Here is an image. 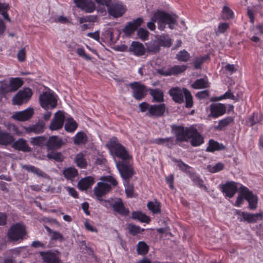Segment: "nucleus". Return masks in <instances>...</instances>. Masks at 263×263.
I'll return each mask as SVG.
<instances>
[{
	"label": "nucleus",
	"mask_w": 263,
	"mask_h": 263,
	"mask_svg": "<svg viewBox=\"0 0 263 263\" xmlns=\"http://www.w3.org/2000/svg\"><path fill=\"white\" fill-rule=\"evenodd\" d=\"M187 69L186 65H174L168 69H160L158 73L164 76H176L185 71Z\"/></svg>",
	"instance_id": "obj_14"
},
{
	"label": "nucleus",
	"mask_w": 263,
	"mask_h": 263,
	"mask_svg": "<svg viewBox=\"0 0 263 263\" xmlns=\"http://www.w3.org/2000/svg\"><path fill=\"white\" fill-rule=\"evenodd\" d=\"M107 8L108 14L111 16H122L126 11L125 5L121 3H109Z\"/></svg>",
	"instance_id": "obj_10"
},
{
	"label": "nucleus",
	"mask_w": 263,
	"mask_h": 263,
	"mask_svg": "<svg viewBox=\"0 0 263 263\" xmlns=\"http://www.w3.org/2000/svg\"><path fill=\"white\" fill-rule=\"evenodd\" d=\"M65 117L63 112L60 110L58 111L54 116L49 125L51 130H57L61 129L64 125Z\"/></svg>",
	"instance_id": "obj_13"
},
{
	"label": "nucleus",
	"mask_w": 263,
	"mask_h": 263,
	"mask_svg": "<svg viewBox=\"0 0 263 263\" xmlns=\"http://www.w3.org/2000/svg\"><path fill=\"white\" fill-rule=\"evenodd\" d=\"M106 146L114 157L120 159L118 161L132 160V156L129 154L126 148L119 142L117 138H111L106 144Z\"/></svg>",
	"instance_id": "obj_1"
},
{
	"label": "nucleus",
	"mask_w": 263,
	"mask_h": 263,
	"mask_svg": "<svg viewBox=\"0 0 263 263\" xmlns=\"http://www.w3.org/2000/svg\"><path fill=\"white\" fill-rule=\"evenodd\" d=\"M243 199H245L249 203V209L251 210H255L257 207L258 198L256 195H254L246 187L243 186L241 189L239 195L237 197L235 206L239 207L242 203Z\"/></svg>",
	"instance_id": "obj_2"
},
{
	"label": "nucleus",
	"mask_w": 263,
	"mask_h": 263,
	"mask_svg": "<svg viewBox=\"0 0 263 263\" xmlns=\"http://www.w3.org/2000/svg\"><path fill=\"white\" fill-rule=\"evenodd\" d=\"M184 98L185 100V107L190 108L193 106V97L188 89L185 90Z\"/></svg>",
	"instance_id": "obj_55"
},
{
	"label": "nucleus",
	"mask_w": 263,
	"mask_h": 263,
	"mask_svg": "<svg viewBox=\"0 0 263 263\" xmlns=\"http://www.w3.org/2000/svg\"><path fill=\"white\" fill-rule=\"evenodd\" d=\"M14 141V138L10 133L0 130V145L8 146Z\"/></svg>",
	"instance_id": "obj_31"
},
{
	"label": "nucleus",
	"mask_w": 263,
	"mask_h": 263,
	"mask_svg": "<svg viewBox=\"0 0 263 263\" xmlns=\"http://www.w3.org/2000/svg\"><path fill=\"white\" fill-rule=\"evenodd\" d=\"M149 32L145 29L140 28L137 31V36L142 41L148 40Z\"/></svg>",
	"instance_id": "obj_53"
},
{
	"label": "nucleus",
	"mask_w": 263,
	"mask_h": 263,
	"mask_svg": "<svg viewBox=\"0 0 263 263\" xmlns=\"http://www.w3.org/2000/svg\"><path fill=\"white\" fill-rule=\"evenodd\" d=\"M143 22L142 17H137V19L127 23L123 28V32L127 36H130L134 33L137 28L140 26Z\"/></svg>",
	"instance_id": "obj_16"
},
{
	"label": "nucleus",
	"mask_w": 263,
	"mask_h": 263,
	"mask_svg": "<svg viewBox=\"0 0 263 263\" xmlns=\"http://www.w3.org/2000/svg\"><path fill=\"white\" fill-rule=\"evenodd\" d=\"M33 92L31 88L27 87L19 90L13 98V103L15 105L26 103L31 99Z\"/></svg>",
	"instance_id": "obj_8"
},
{
	"label": "nucleus",
	"mask_w": 263,
	"mask_h": 263,
	"mask_svg": "<svg viewBox=\"0 0 263 263\" xmlns=\"http://www.w3.org/2000/svg\"><path fill=\"white\" fill-rule=\"evenodd\" d=\"M75 162L77 165L81 168H85L87 165V161L84 158V155L81 153L76 156Z\"/></svg>",
	"instance_id": "obj_42"
},
{
	"label": "nucleus",
	"mask_w": 263,
	"mask_h": 263,
	"mask_svg": "<svg viewBox=\"0 0 263 263\" xmlns=\"http://www.w3.org/2000/svg\"><path fill=\"white\" fill-rule=\"evenodd\" d=\"M176 17H158L160 18L158 20V29L160 30H163L166 25V21H170L173 22L175 21Z\"/></svg>",
	"instance_id": "obj_56"
},
{
	"label": "nucleus",
	"mask_w": 263,
	"mask_h": 263,
	"mask_svg": "<svg viewBox=\"0 0 263 263\" xmlns=\"http://www.w3.org/2000/svg\"><path fill=\"white\" fill-rule=\"evenodd\" d=\"M47 157L49 159H53L57 162H62L63 161V156L61 153L54 152L47 154Z\"/></svg>",
	"instance_id": "obj_60"
},
{
	"label": "nucleus",
	"mask_w": 263,
	"mask_h": 263,
	"mask_svg": "<svg viewBox=\"0 0 263 263\" xmlns=\"http://www.w3.org/2000/svg\"><path fill=\"white\" fill-rule=\"evenodd\" d=\"M101 204L107 208L111 207L115 213L122 216H128L130 212L129 209L125 208L121 198H118L115 200L112 199L105 200Z\"/></svg>",
	"instance_id": "obj_3"
},
{
	"label": "nucleus",
	"mask_w": 263,
	"mask_h": 263,
	"mask_svg": "<svg viewBox=\"0 0 263 263\" xmlns=\"http://www.w3.org/2000/svg\"><path fill=\"white\" fill-rule=\"evenodd\" d=\"M262 213H259L257 214H251L247 212H241V216L244 221L248 223L256 222L259 219L262 218Z\"/></svg>",
	"instance_id": "obj_29"
},
{
	"label": "nucleus",
	"mask_w": 263,
	"mask_h": 263,
	"mask_svg": "<svg viewBox=\"0 0 263 263\" xmlns=\"http://www.w3.org/2000/svg\"><path fill=\"white\" fill-rule=\"evenodd\" d=\"M222 192L229 198H232L237 191V186L233 181L228 182L221 185L220 187Z\"/></svg>",
	"instance_id": "obj_17"
},
{
	"label": "nucleus",
	"mask_w": 263,
	"mask_h": 263,
	"mask_svg": "<svg viewBox=\"0 0 263 263\" xmlns=\"http://www.w3.org/2000/svg\"><path fill=\"white\" fill-rule=\"evenodd\" d=\"M172 161L177 164V166L184 173H185L187 175L188 172H192L191 167L187 164L184 163L181 160H177L175 158H173Z\"/></svg>",
	"instance_id": "obj_43"
},
{
	"label": "nucleus",
	"mask_w": 263,
	"mask_h": 263,
	"mask_svg": "<svg viewBox=\"0 0 263 263\" xmlns=\"http://www.w3.org/2000/svg\"><path fill=\"white\" fill-rule=\"evenodd\" d=\"M157 42L159 45L170 47L172 45V40L167 34H163L157 37Z\"/></svg>",
	"instance_id": "obj_40"
},
{
	"label": "nucleus",
	"mask_w": 263,
	"mask_h": 263,
	"mask_svg": "<svg viewBox=\"0 0 263 263\" xmlns=\"http://www.w3.org/2000/svg\"><path fill=\"white\" fill-rule=\"evenodd\" d=\"M234 121V117L231 116L227 117L222 120H219L218 122V127L220 129H222L228 125L232 123Z\"/></svg>",
	"instance_id": "obj_51"
},
{
	"label": "nucleus",
	"mask_w": 263,
	"mask_h": 263,
	"mask_svg": "<svg viewBox=\"0 0 263 263\" xmlns=\"http://www.w3.org/2000/svg\"><path fill=\"white\" fill-rule=\"evenodd\" d=\"M129 86L133 91V97L136 100H141L144 99L147 95L146 87L138 82H134L129 84Z\"/></svg>",
	"instance_id": "obj_9"
},
{
	"label": "nucleus",
	"mask_w": 263,
	"mask_h": 263,
	"mask_svg": "<svg viewBox=\"0 0 263 263\" xmlns=\"http://www.w3.org/2000/svg\"><path fill=\"white\" fill-rule=\"evenodd\" d=\"M191 86L193 88L195 89H200L207 88L210 87L208 79H199L195 80Z\"/></svg>",
	"instance_id": "obj_36"
},
{
	"label": "nucleus",
	"mask_w": 263,
	"mask_h": 263,
	"mask_svg": "<svg viewBox=\"0 0 263 263\" xmlns=\"http://www.w3.org/2000/svg\"><path fill=\"white\" fill-rule=\"evenodd\" d=\"M45 127V123L43 121H40L35 124L26 128L28 133H34L36 134L42 133L44 132Z\"/></svg>",
	"instance_id": "obj_35"
},
{
	"label": "nucleus",
	"mask_w": 263,
	"mask_h": 263,
	"mask_svg": "<svg viewBox=\"0 0 263 263\" xmlns=\"http://www.w3.org/2000/svg\"><path fill=\"white\" fill-rule=\"evenodd\" d=\"M167 110L164 103L151 105L147 115L151 118H160L163 117Z\"/></svg>",
	"instance_id": "obj_11"
},
{
	"label": "nucleus",
	"mask_w": 263,
	"mask_h": 263,
	"mask_svg": "<svg viewBox=\"0 0 263 263\" xmlns=\"http://www.w3.org/2000/svg\"><path fill=\"white\" fill-rule=\"evenodd\" d=\"M149 93L153 98V102L161 103L164 101V93L161 90L158 88H149Z\"/></svg>",
	"instance_id": "obj_30"
},
{
	"label": "nucleus",
	"mask_w": 263,
	"mask_h": 263,
	"mask_svg": "<svg viewBox=\"0 0 263 263\" xmlns=\"http://www.w3.org/2000/svg\"><path fill=\"white\" fill-rule=\"evenodd\" d=\"M111 189L110 185L108 183L104 182H99L94 188V194L97 199L102 203L105 200H103L102 197L109 192Z\"/></svg>",
	"instance_id": "obj_12"
},
{
	"label": "nucleus",
	"mask_w": 263,
	"mask_h": 263,
	"mask_svg": "<svg viewBox=\"0 0 263 263\" xmlns=\"http://www.w3.org/2000/svg\"><path fill=\"white\" fill-rule=\"evenodd\" d=\"M64 177L68 180H72L78 175V172L74 167H69L63 171Z\"/></svg>",
	"instance_id": "obj_38"
},
{
	"label": "nucleus",
	"mask_w": 263,
	"mask_h": 263,
	"mask_svg": "<svg viewBox=\"0 0 263 263\" xmlns=\"http://www.w3.org/2000/svg\"><path fill=\"white\" fill-rule=\"evenodd\" d=\"M39 254L43 261L46 263H60V260L57 254L50 251H40Z\"/></svg>",
	"instance_id": "obj_22"
},
{
	"label": "nucleus",
	"mask_w": 263,
	"mask_h": 263,
	"mask_svg": "<svg viewBox=\"0 0 263 263\" xmlns=\"http://www.w3.org/2000/svg\"><path fill=\"white\" fill-rule=\"evenodd\" d=\"M147 207L154 214H159L161 212V204L159 202L156 203L149 201L147 203Z\"/></svg>",
	"instance_id": "obj_44"
},
{
	"label": "nucleus",
	"mask_w": 263,
	"mask_h": 263,
	"mask_svg": "<svg viewBox=\"0 0 263 263\" xmlns=\"http://www.w3.org/2000/svg\"><path fill=\"white\" fill-rule=\"evenodd\" d=\"M185 88L181 89L178 87H173L169 90V94L172 97L173 100L178 104H181L184 102Z\"/></svg>",
	"instance_id": "obj_15"
},
{
	"label": "nucleus",
	"mask_w": 263,
	"mask_h": 263,
	"mask_svg": "<svg viewBox=\"0 0 263 263\" xmlns=\"http://www.w3.org/2000/svg\"><path fill=\"white\" fill-rule=\"evenodd\" d=\"M94 182L93 177L88 176L81 179L78 183V186L81 190H86L91 187Z\"/></svg>",
	"instance_id": "obj_34"
},
{
	"label": "nucleus",
	"mask_w": 263,
	"mask_h": 263,
	"mask_svg": "<svg viewBox=\"0 0 263 263\" xmlns=\"http://www.w3.org/2000/svg\"><path fill=\"white\" fill-rule=\"evenodd\" d=\"M23 168L29 172L36 174L38 176L43 177L44 174V172L40 169L31 165H25L23 166Z\"/></svg>",
	"instance_id": "obj_49"
},
{
	"label": "nucleus",
	"mask_w": 263,
	"mask_h": 263,
	"mask_svg": "<svg viewBox=\"0 0 263 263\" xmlns=\"http://www.w3.org/2000/svg\"><path fill=\"white\" fill-rule=\"evenodd\" d=\"M87 140V137L84 133L78 132L74 137L73 142L76 145L85 144Z\"/></svg>",
	"instance_id": "obj_39"
},
{
	"label": "nucleus",
	"mask_w": 263,
	"mask_h": 263,
	"mask_svg": "<svg viewBox=\"0 0 263 263\" xmlns=\"http://www.w3.org/2000/svg\"><path fill=\"white\" fill-rule=\"evenodd\" d=\"M116 167L123 181H130L135 174V170L132 160L117 161Z\"/></svg>",
	"instance_id": "obj_4"
},
{
	"label": "nucleus",
	"mask_w": 263,
	"mask_h": 263,
	"mask_svg": "<svg viewBox=\"0 0 263 263\" xmlns=\"http://www.w3.org/2000/svg\"><path fill=\"white\" fill-rule=\"evenodd\" d=\"M26 234L25 227L20 223H17L10 227L8 232V237L11 240L17 241L22 239Z\"/></svg>",
	"instance_id": "obj_7"
},
{
	"label": "nucleus",
	"mask_w": 263,
	"mask_h": 263,
	"mask_svg": "<svg viewBox=\"0 0 263 263\" xmlns=\"http://www.w3.org/2000/svg\"><path fill=\"white\" fill-rule=\"evenodd\" d=\"M11 144L12 147L16 150L22 151L23 152H29L31 148L29 146L25 139L20 138L15 141H13Z\"/></svg>",
	"instance_id": "obj_25"
},
{
	"label": "nucleus",
	"mask_w": 263,
	"mask_h": 263,
	"mask_svg": "<svg viewBox=\"0 0 263 263\" xmlns=\"http://www.w3.org/2000/svg\"><path fill=\"white\" fill-rule=\"evenodd\" d=\"M131 217L134 220H137L141 222L146 223H149L151 221L150 217L141 211L133 212Z\"/></svg>",
	"instance_id": "obj_32"
},
{
	"label": "nucleus",
	"mask_w": 263,
	"mask_h": 263,
	"mask_svg": "<svg viewBox=\"0 0 263 263\" xmlns=\"http://www.w3.org/2000/svg\"><path fill=\"white\" fill-rule=\"evenodd\" d=\"M123 184L125 186V192L127 197H133L134 185L129 183V181H123Z\"/></svg>",
	"instance_id": "obj_52"
},
{
	"label": "nucleus",
	"mask_w": 263,
	"mask_h": 263,
	"mask_svg": "<svg viewBox=\"0 0 263 263\" xmlns=\"http://www.w3.org/2000/svg\"><path fill=\"white\" fill-rule=\"evenodd\" d=\"M77 6L88 13L92 12L96 8L91 0H74Z\"/></svg>",
	"instance_id": "obj_20"
},
{
	"label": "nucleus",
	"mask_w": 263,
	"mask_h": 263,
	"mask_svg": "<svg viewBox=\"0 0 263 263\" xmlns=\"http://www.w3.org/2000/svg\"><path fill=\"white\" fill-rule=\"evenodd\" d=\"M193 130L194 132L190 135V143L193 146H199L204 143L203 137L196 127H194Z\"/></svg>",
	"instance_id": "obj_23"
},
{
	"label": "nucleus",
	"mask_w": 263,
	"mask_h": 263,
	"mask_svg": "<svg viewBox=\"0 0 263 263\" xmlns=\"http://www.w3.org/2000/svg\"><path fill=\"white\" fill-rule=\"evenodd\" d=\"M230 27V24L228 23L220 22L218 25V27L215 29V32L216 35H218L221 33H224Z\"/></svg>",
	"instance_id": "obj_54"
},
{
	"label": "nucleus",
	"mask_w": 263,
	"mask_h": 263,
	"mask_svg": "<svg viewBox=\"0 0 263 263\" xmlns=\"http://www.w3.org/2000/svg\"><path fill=\"white\" fill-rule=\"evenodd\" d=\"M187 176L190 178L194 184L200 189L207 190L206 186L204 184L203 181L200 176L194 171L188 172Z\"/></svg>",
	"instance_id": "obj_27"
},
{
	"label": "nucleus",
	"mask_w": 263,
	"mask_h": 263,
	"mask_svg": "<svg viewBox=\"0 0 263 263\" xmlns=\"http://www.w3.org/2000/svg\"><path fill=\"white\" fill-rule=\"evenodd\" d=\"M23 84V81L20 78H11L10 80L9 86L11 91H16Z\"/></svg>",
	"instance_id": "obj_41"
},
{
	"label": "nucleus",
	"mask_w": 263,
	"mask_h": 263,
	"mask_svg": "<svg viewBox=\"0 0 263 263\" xmlns=\"http://www.w3.org/2000/svg\"><path fill=\"white\" fill-rule=\"evenodd\" d=\"M190 58V54L185 49L180 51L176 55V59L180 62H186Z\"/></svg>",
	"instance_id": "obj_47"
},
{
	"label": "nucleus",
	"mask_w": 263,
	"mask_h": 263,
	"mask_svg": "<svg viewBox=\"0 0 263 263\" xmlns=\"http://www.w3.org/2000/svg\"><path fill=\"white\" fill-rule=\"evenodd\" d=\"M97 18V17H80L79 22L82 24L81 26V29L84 31L93 28Z\"/></svg>",
	"instance_id": "obj_28"
},
{
	"label": "nucleus",
	"mask_w": 263,
	"mask_h": 263,
	"mask_svg": "<svg viewBox=\"0 0 263 263\" xmlns=\"http://www.w3.org/2000/svg\"><path fill=\"white\" fill-rule=\"evenodd\" d=\"M65 143V142L62 138L57 136H52L49 138L46 145L49 149L57 150L60 149Z\"/></svg>",
	"instance_id": "obj_18"
},
{
	"label": "nucleus",
	"mask_w": 263,
	"mask_h": 263,
	"mask_svg": "<svg viewBox=\"0 0 263 263\" xmlns=\"http://www.w3.org/2000/svg\"><path fill=\"white\" fill-rule=\"evenodd\" d=\"M101 180L104 182H108L110 183L109 185L112 187H115L118 185V181L116 179L111 176H106L102 177Z\"/></svg>",
	"instance_id": "obj_59"
},
{
	"label": "nucleus",
	"mask_w": 263,
	"mask_h": 263,
	"mask_svg": "<svg viewBox=\"0 0 263 263\" xmlns=\"http://www.w3.org/2000/svg\"><path fill=\"white\" fill-rule=\"evenodd\" d=\"M210 116L217 118L224 115L226 111V107L221 103L212 104L210 106Z\"/></svg>",
	"instance_id": "obj_19"
},
{
	"label": "nucleus",
	"mask_w": 263,
	"mask_h": 263,
	"mask_svg": "<svg viewBox=\"0 0 263 263\" xmlns=\"http://www.w3.org/2000/svg\"><path fill=\"white\" fill-rule=\"evenodd\" d=\"M17 58L18 61L23 62L25 61L26 55L25 48H22L18 51L17 54Z\"/></svg>",
	"instance_id": "obj_64"
},
{
	"label": "nucleus",
	"mask_w": 263,
	"mask_h": 263,
	"mask_svg": "<svg viewBox=\"0 0 263 263\" xmlns=\"http://www.w3.org/2000/svg\"><path fill=\"white\" fill-rule=\"evenodd\" d=\"M210 96V92L208 90H205L201 91H199L196 93V97L198 99H206L208 98Z\"/></svg>",
	"instance_id": "obj_63"
},
{
	"label": "nucleus",
	"mask_w": 263,
	"mask_h": 263,
	"mask_svg": "<svg viewBox=\"0 0 263 263\" xmlns=\"http://www.w3.org/2000/svg\"><path fill=\"white\" fill-rule=\"evenodd\" d=\"M33 114V109L29 108L22 111L16 112L12 116V118L17 121H25L30 119Z\"/></svg>",
	"instance_id": "obj_21"
},
{
	"label": "nucleus",
	"mask_w": 263,
	"mask_h": 263,
	"mask_svg": "<svg viewBox=\"0 0 263 263\" xmlns=\"http://www.w3.org/2000/svg\"><path fill=\"white\" fill-rule=\"evenodd\" d=\"M39 101L41 107L45 110L52 109L57 105V100L54 95L47 91L40 95Z\"/></svg>",
	"instance_id": "obj_6"
},
{
	"label": "nucleus",
	"mask_w": 263,
	"mask_h": 263,
	"mask_svg": "<svg viewBox=\"0 0 263 263\" xmlns=\"http://www.w3.org/2000/svg\"><path fill=\"white\" fill-rule=\"evenodd\" d=\"M171 130L176 137L178 142H187L190 139V135L194 132V126L184 127L182 125L173 124L171 126Z\"/></svg>",
	"instance_id": "obj_5"
},
{
	"label": "nucleus",
	"mask_w": 263,
	"mask_h": 263,
	"mask_svg": "<svg viewBox=\"0 0 263 263\" xmlns=\"http://www.w3.org/2000/svg\"><path fill=\"white\" fill-rule=\"evenodd\" d=\"M151 143H155L157 145H164L168 148H172L175 145L174 138L172 137H167L165 138H157L153 139Z\"/></svg>",
	"instance_id": "obj_26"
},
{
	"label": "nucleus",
	"mask_w": 263,
	"mask_h": 263,
	"mask_svg": "<svg viewBox=\"0 0 263 263\" xmlns=\"http://www.w3.org/2000/svg\"><path fill=\"white\" fill-rule=\"evenodd\" d=\"M47 231L51 234V239L54 240H59L62 241L64 237L62 234L57 231H52L50 228L46 227Z\"/></svg>",
	"instance_id": "obj_58"
},
{
	"label": "nucleus",
	"mask_w": 263,
	"mask_h": 263,
	"mask_svg": "<svg viewBox=\"0 0 263 263\" xmlns=\"http://www.w3.org/2000/svg\"><path fill=\"white\" fill-rule=\"evenodd\" d=\"M224 167V165L222 162H218L213 166L208 165V168L209 171L212 173H215L222 171Z\"/></svg>",
	"instance_id": "obj_57"
},
{
	"label": "nucleus",
	"mask_w": 263,
	"mask_h": 263,
	"mask_svg": "<svg viewBox=\"0 0 263 263\" xmlns=\"http://www.w3.org/2000/svg\"><path fill=\"white\" fill-rule=\"evenodd\" d=\"M9 8L8 4L0 3V14L2 15L3 16H9L7 13Z\"/></svg>",
	"instance_id": "obj_62"
},
{
	"label": "nucleus",
	"mask_w": 263,
	"mask_h": 263,
	"mask_svg": "<svg viewBox=\"0 0 263 263\" xmlns=\"http://www.w3.org/2000/svg\"><path fill=\"white\" fill-rule=\"evenodd\" d=\"M78 127L77 123L72 118H69L65 124V130L68 133L74 132Z\"/></svg>",
	"instance_id": "obj_37"
},
{
	"label": "nucleus",
	"mask_w": 263,
	"mask_h": 263,
	"mask_svg": "<svg viewBox=\"0 0 263 263\" xmlns=\"http://www.w3.org/2000/svg\"><path fill=\"white\" fill-rule=\"evenodd\" d=\"M129 51L136 56L141 57L145 54V48L142 43L133 41L129 46Z\"/></svg>",
	"instance_id": "obj_24"
},
{
	"label": "nucleus",
	"mask_w": 263,
	"mask_h": 263,
	"mask_svg": "<svg viewBox=\"0 0 263 263\" xmlns=\"http://www.w3.org/2000/svg\"><path fill=\"white\" fill-rule=\"evenodd\" d=\"M208 55L196 57L194 61V67L195 69L201 68L202 65L209 59Z\"/></svg>",
	"instance_id": "obj_50"
},
{
	"label": "nucleus",
	"mask_w": 263,
	"mask_h": 263,
	"mask_svg": "<svg viewBox=\"0 0 263 263\" xmlns=\"http://www.w3.org/2000/svg\"><path fill=\"white\" fill-rule=\"evenodd\" d=\"M149 250L148 245L144 241H139L137 245V251L138 254L145 255Z\"/></svg>",
	"instance_id": "obj_48"
},
{
	"label": "nucleus",
	"mask_w": 263,
	"mask_h": 263,
	"mask_svg": "<svg viewBox=\"0 0 263 263\" xmlns=\"http://www.w3.org/2000/svg\"><path fill=\"white\" fill-rule=\"evenodd\" d=\"M223 99H231L232 100H237L233 93L229 90L222 96H220L218 97H214L211 98V101H218Z\"/></svg>",
	"instance_id": "obj_46"
},
{
	"label": "nucleus",
	"mask_w": 263,
	"mask_h": 263,
	"mask_svg": "<svg viewBox=\"0 0 263 263\" xmlns=\"http://www.w3.org/2000/svg\"><path fill=\"white\" fill-rule=\"evenodd\" d=\"M45 141L46 139L44 137L39 136L32 138L31 142L34 145L41 146L44 145Z\"/></svg>",
	"instance_id": "obj_61"
},
{
	"label": "nucleus",
	"mask_w": 263,
	"mask_h": 263,
	"mask_svg": "<svg viewBox=\"0 0 263 263\" xmlns=\"http://www.w3.org/2000/svg\"><path fill=\"white\" fill-rule=\"evenodd\" d=\"M226 147L222 143H219L213 139L209 141V145L206 148V151L213 153L215 151L224 150Z\"/></svg>",
	"instance_id": "obj_33"
},
{
	"label": "nucleus",
	"mask_w": 263,
	"mask_h": 263,
	"mask_svg": "<svg viewBox=\"0 0 263 263\" xmlns=\"http://www.w3.org/2000/svg\"><path fill=\"white\" fill-rule=\"evenodd\" d=\"M127 229L129 233L133 236H135L138 234L141 233L145 230L144 229H141L139 226L133 223L128 224L127 226Z\"/></svg>",
	"instance_id": "obj_45"
}]
</instances>
